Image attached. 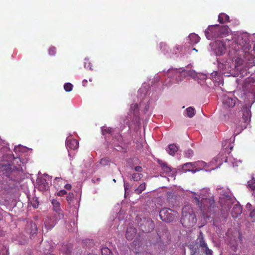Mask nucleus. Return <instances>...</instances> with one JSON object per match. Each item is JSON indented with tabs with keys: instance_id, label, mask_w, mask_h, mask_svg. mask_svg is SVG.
Instances as JSON below:
<instances>
[{
	"instance_id": "nucleus-42",
	"label": "nucleus",
	"mask_w": 255,
	"mask_h": 255,
	"mask_svg": "<svg viewBox=\"0 0 255 255\" xmlns=\"http://www.w3.org/2000/svg\"><path fill=\"white\" fill-rule=\"evenodd\" d=\"M205 255H212V251L209 248H207L204 250Z\"/></svg>"
},
{
	"instance_id": "nucleus-15",
	"label": "nucleus",
	"mask_w": 255,
	"mask_h": 255,
	"mask_svg": "<svg viewBox=\"0 0 255 255\" xmlns=\"http://www.w3.org/2000/svg\"><path fill=\"white\" fill-rule=\"evenodd\" d=\"M160 47L161 50L163 51L164 54H168L170 56H171V54L174 53V52H176L178 50V49L175 48H173L172 50L165 43H161L160 44Z\"/></svg>"
},
{
	"instance_id": "nucleus-5",
	"label": "nucleus",
	"mask_w": 255,
	"mask_h": 255,
	"mask_svg": "<svg viewBox=\"0 0 255 255\" xmlns=\"http://www.w3.org/2000/svg\"><path fill=\"white\" fill-rule=\"evenodd\" d=\"M177 213L167 208H164L159 212L160 218L164 222L170 223L174 219L175 216Z\"/></svg>"
},
{
	"instance_id": "nucleus-18",
	"label": "nucleus",
	"mask_w": 255,
	"mask_h": 255,
	"mask_svg": "<svg viewBox=\"0 0 255 255\" xmlns=\"http://www.w3.org/2000/svg\"><path fill=\"white\" fill-rule=\"evenodd\" d=\"M242 213V207L241 205L236 204L232 210L231 215L233 218H237Z\"/></svg>"
},
{
	"instance_id": "nucleus-59",
	"label": "nucleus",
	"mask_w": 255,
	"mask_h": 255,
	"mask_svg": "<svg viewBox=\"0 0 255 255\" xmlns=\"http://www.w3.org/2000/svg\"><path fill=\"white\" fill-rule=\"evenodd\" d=\"M254 183H255V182Z\"/></svg>"
},
{
	"instance_id": "nucleus-53",
	"label": "nucleus",
	"mask_w": 255,
	"mask_h": 255,
	"mask_svg": "<svg viewBox=\"0 0 255 255\" xmlns=\"http://www.w3.org/2000/svg\"><path fill=\"white\" fill-rule=\"evenodd\" d=\"M193 50H194V51H197V50H196L195 48H194V49H193Z\"/></svg>"
},
{
	"instance_id": "nucleus-43",
	"label": "nucleus",
	"mask_w": 255,
	"mask_h": 255,
	"mask_svg": "<svg viewBox=\"0 0 255 255\" xmlns=\"http://www.w3.org/2000/svg\"><path fill=\"white\" fill-rule=\"evenodd\" d=\"M35 201H36L35 203H33L32 204V206H33V207L34 208H37L38 207V202L37 201V198L35 199Z\"/></svg>"
},
{
	"instance_id": "nucleus-50",
	"label": "nucleus",
	"mask_w": 255,
	"mask_h": 255,
	"mask_svg": "<svg viewBox=\"0 0 255 255\" xmlns=\"http://www.w3.org/2000/svg\"><path fill=\"white\" fill-rule=\"evenodd\" d=\"M118 140L119 141H122L123 140V137H122V136L121 135H118Z\"/></svg>"
},
{
	"instance_id": "nucleus-4",
	"label": "nucleus",
	"mask_w": 255,
	"mask_h": 255,
	"mask_svg": "<svg viewBox=\"0 0 255 255\" xmlns=\"http://www.w3.org/2000/svg\"><path fill=\"white\" fill-rule=\"evenodd\" d=\"M22 170L20 164L14 166L10 164L0 163V175L12 178V175H17Z\"/></svg>"
},
{
	"instance_id": "nucleus-30",
	"label": "nucleus",
	"mask_w": 255,
	"mask_h": 255,
	"mask_svg": "<svg viewBox=\"0 0 255 255\" xmlns=\"http://www.w3.org/2000/svg\"><path fill=\"white\" fill-rule=\"evenodd\" d=\"M52 204L53 206V209L55 211H59L60 210H61L60 207V203L57 200L53 199L52 201Z\"/></svg>"
},
{
	"instance_id": "nucleus-41",
	"label": "nucleus",
	"mask_w": 255,
	"mask_h": 255,
	"mask_svg": "<svg viewBox=\"0 0 255 255\" xmlns=\"http://www.w3.org/2000/svg\"><path fill=\"white\" fill-rule=\"evenodd\" d=\"M134 170L135 171L138 172L140 173L143 170L142 167L140 166H136L134 167Z\"/></svg>"
},
{
	"instance_id": "nucleus-51",
	"label": "nucleus",
	"mask_w": 255,
	"mask_h": 255,
	"mask_svg": "<svg viewBox=\"0 0 255 255\" xmlns=\"http://www.w3.org/2000/svg\"><path fill=\"white\" fill-rule=\"evenodd\" d=\"M62 180L61 178H58V177H56L54 179L55 181H59V180Z\"/></svg>"
},
{
	"instance_id": "nucleus-9",
	"label": "nucleus",
	"mask_w": 255,
	"mask_h": 255,
	"mask_svg": "<svg viewBox=\"0 0 255 255\" xmlns=\"http://www.w3.org/2000/svg\"><path fill=\"white\" fill-rule=\"evenodd\" d=\"M64 218V215L61 210L59 211H55V214L52 217L49 221L52 220V223L49 225V222L45 224V228L47 230H51L56 224L57 221L62 219Z\"/></svg>"
},
{
	"instance_id": "nucleus-58",
	"label": "nucleus",
	"mask_w": 255,
	"mask_h": 255,
	"mask_svg": "<svg viewBox=\"0 0 255 255\" xmlns=\"http://www.w3.org/2000/svg\"><path fill=\"white\" fill-rule=\"evenodd\" d=\"M85 64H86V62H85ZM85 67L86 66V65H85Z\"/></svg>"
},
{
	"instance_id": "nucleus-14",
	"label": "nucleus",
	"mask_w": 255,
	"mask_h": 255,
	"mask_svg": "<svg viewBox=\"0 0 255 255\" xmlns=\"http://www.w3.org/2000/svg\"><path fill=\"white\" fill-rule=\"evenodd\" d=\"M26 232L31 236L36 234L37 227L35 223L29 222L26 225Z\"/></svg>"
},
{
	"instance_id": "nucleus-27",
	"label": "nucleus",
	"mask_w": 255,
	"mask_h": 255,
	"mask_svg": "<svg viewBox=\"0 0 255 255\" xmlns=\"http://www.w3.org/2000/svg\"><path fill=\"white\" fill-rule=\"evenodd\" d=\"M146 188V184L145 183H142L140 184L139 186L135 189V193L137 194H140L143 191H144Z\"/></svg>"
},
{
	"instance_id": "nucleus-20",
	"label": "nucleus",
	"mask_w": 255,
	"mask_h": 255,
	"mask_svg": "<svg viewBox=\"0 0 255 255\" xmlns=\"http://www.w3.org/2000/svg\"><path fill=\"white\" fill-rule=\"evenodd\" d=\"M219 29V36L222 37L226 36L229 33V28L227 25L219 26L218 25Z\"/></svg>"
},
{
	"instance_id": "nucleus-57",
	"label": "nucleus",
	"mask_w": 255,
	"mask_h": 255,
	"mask_svg": "<svg viewBox=\"0 0 255 255\" xmlns=\"http://www.w3.org/2000/svg\"><path fill=\"white\" fill-rule=\"evenodd\" d=\"M20 244H24V243H20Z\"/></svg>"
},
{
	"instance_id": "nucleus-24",
	"label": "nucleus",
	"mask_w": 255,
	"mask_h": 255,
	"mask_svg": "<svg viewBox=\"0 0 255 255\" xmlns=\"http://www.w3.org/2000/svg\"><path fill=\"white\" fill-rule=\"evenodd\" d=\"M191 255H200V252L198 246L195 244L190 246Z\"/></svg>"
},
{
	"instance_id": "nucleus-32",
	"label": "nucleus",
	"mask_w": 255,
	"mask_h": 255,
	"mask_svg": "<svg viewBox=\"0 0 255 255\" xmlns=\"http://www.w3.org/2000/svg\"><path fill=\"white\" fill-rule=\"evenodd\" d=\"M102 255H113L111 250L107 247L101 249Z\"/></svg>"
},
{
	"instance_id": "nucleus-39",
	"label": "nucleus",
	"mask_w": 255,
	"mask_h": 255,
	"mask_svg": "<svg viewBox=\"0 0 255 255\" xmlns=\"http://www.w3.org/2000/svg\"><path fill=\"white\" fill-rule=\"evenodd\" d=\"M248 183L250 188L255 193V183H252V181H251L248 182Z\"/></svg>"
},
{
	"instance_id": "nucleus-35",
	"label": "nucleus",
	"mask_w": 255,
	"mask_h": 255,
	"mask_svg": "<svg viewBox=\"0 0 255 255\" xmlns=\"http://www.w3.org/2000/svg\"><path fill=\"white\" fill-rule=\"evenodd\" d=\"M49 54L51 56H54L55 55L56 52V48L54 46L50 47L48 49Z\"/></svg>"
},
{
	"instance_id": "nucleus-11",
	"label": "nucleus",
	"mask_w": 255,
	"mask_h": 255,
	"mask_svg": "<svg viewBox=\"0 0 255 255\" xmlns=\"http://www.w3.org/2000/svg\"><path fill=\"white\" fill-rule=\"evenodd\" d=\"M201 163L202 162L200 161L186 163L182 165V169L185 172L191 171L193 173H195L197 171L199 170L197 169V166Z\"/></svg>"
},
{
	"instance_id": "nucleus-46",
	"label": "nucleus",
	"mask_w": 255,
	"mask_h": 255,
	"mask_svg": "<svg viewBox=\"0 0 255 255\" xmlns=\"http://www.w3.org/2000/svg\"><path fill=\"white\" fill-rule=\"evenodd\" d=\"M18 161H20V163H21V161H20V159L19 158H15L13 162H12V164L11 165H13L15 163V162H16V163H18Z\"/></svg>"
},
{
	"instance_id": "nucleus-28",
	"label": "nucleus",
	"mask_w": 255,
	"mask_h": 255,
	"mask_svg": "<svg viewBox=\"0 0 255 255\" xmlns=\"http://www.w3.org/2000/svg\"><path fill=\"white\" fill-rule=\"evenodd\" d=\"M142 174L140 173H134L131 175L130 180L135 181H139L142 177Z\"/></svg>"
},
{
	"instance_id": "nucleus-48",
	"label": "nucleus",
	"mask_w": 255,
	"mask_h": 255,
	"mask_svg": "<svg viewBox=\"0 0 255 255\" xmlns=\"http://www.w3.org/2000/svg\"><path fill=\"white\" fill-rule=\"evenodd\" d=\"M87 80H84L82 82V83H83V86L84 87H86L87 86Z\"/></svg>"
},
{
	"instance_id": "nucleus-26",
	"label": "nucleus",
	"mask_w": 255,
	"mask_h": 255,
	"mask_svg": "<svg viewBox=\"0 0 255 255\" xmlns=\"http://www.w3.org/2000/svg\"><path fill=\"white\" fill-rule=\"evenodd\" d=\"M178 150V147L175 144H171L168 146L167 151L171 155H174L175 152Z\"/></svg>"
},
{
	"instance_id": "nucleus-44",
	"label": "nucleus",
	"mask_w": 255,
	"mask_h": 255,
	"mask_svg": "<svg viewBox=\"0 0 255 255\" xmlns=\"http://www.w3.org/2000/svg\"><path fill=\"white\" fill-rule=\"evenodd\" d=\"M65 188L67 190H70L71 189V187H72V186L71 184H66L65 186H64Z\"/></svg>"
},
{
	"instance_id": "nucleus-21",
	"label": "nucleus",
	"mask_w": 255,
	"mask_h": 255,
	"mask_svg": "<svg viewBox=\"0 0 255 255\" xmlns=\"http://www.w3.org/2000/svg\"><path fill=\"white\" fill-rule=\"evenodd\" d=\"M223 103L225 106L228 107H233L235 105V100L228 97L224 98Z\"/></svg>"
},
{
	"instance_id": "nucleus-19",
	"label": "nucleus",
	"mask_w": 255,
	"mask_h": 255,
	"mask_svg": "<svg viewBox=\"0 0 255 255\" xmlns=\"http://www.w3.org/2000/svg\"><path fill=\"white\" fill-rule=\"evenodd\" d=\"M195 244L198 245V247L200 246V247H201L202 249H204V250H205V249H206L207 248H208L207 244L206 243L204 240V238L202 233H200V236L197 239V242Z\"/></svg>"
},
{
	"instance_id": "nucleus-54",
	"label": "nucleus",
	"mask_w": 255,
	"mask_h": 255,
	"mask_svg": "<svg viewBox=\"0 0 255 255\" xmlns=\"http://www.w3.org/2000/svg\"><path fill=\"white\" fill-rule=\"evenodd\" d=\"M89 81H90V82H92V80L91 79H89Z\"/></svg>"
},
{
	"instance_id": "nucleus-45",
	"label": "nucleus",
	"mask_w": 255,
	"mask_h": 255,
	"mask_svg": "<svg viewBox=\"0 0 255 255\" xmlns=\"http://www.w3.org/2000/svg\"><path fill=\"white\" fill-rule=\"evenodd\" d=\"M250 53H252L255 56V44L254 46L253 49H251V48L250 49Z\"/></svg>"
},
{
	"instance_id": "nucleus-31",
	"label": "nucleus",
	"mask_w": 255,
	"mask_h": 255,
	"mask_svg": "<svg viewBox=\"0 0 255 255\" xmlns=\"http://www.w3.org/2000/svg\"><path fill=\"white\" fill-rule=\"evenodd\" d=\"M187 115L189 118H192L195 113V111L194 108L192 107H189L186 109Z\"/></svg>"
},
{
	"instance_id": "nucleus-7",
	"label": "nucleus",
	"mask_w": 255,
	"mask_h": 255,
	"mask_svg": "<svg viewBox=\"0 0 255 255\" xmlns=\"http://www.w3.org/2000/svg\"><path fill=\"white\" fill-rule=\"evenodd\" d=\"M140 225L141 230L145 233L151 232L154 228V223L150 218H143Z\"/></svg>"
},
{
	"instance_id": "nucleus-33",
	"label": "nucleus",
	"mask_w": 255,
	"mask_h": 255,
	"mask_svg": "<svg viewBox=\"0 0 255 255\" xmlns=\"http://www.w3.org/2000/svg\"><path fill=\"white\" fill-rule=\"evenodd\" d=\"M113 131V129L111 128L107 127H103L102 128V132L103 134H105L106 133L111 134Z\"/></svg>"
},
{
	"instance_id": "nucleus-13",
	"label": "nucleus",
	"mask_w": 255,
	"mask_h": 255,
	"mask_svg": "<svg viewBox=\"0 0 255 255\" xmlns=\"http://www.w3.org/2000/svg\"><path fill=\"white\" fill-rule=\"evenodd\" d=\"M66 145L68 149L75 150L78 148L79 142L75 139L68 137L66 140Z\"/></svg>"
},
{
	"instance_id": "nucleus-36",
	"label": "nucleus",
	"mask_w": 255,
	"mask_h": 255,
	"mask_svg": "<svg viewBox=\"0 0 255 255\" xmlns=\"http://www.w3.org/2000/svg\"><path fill=\"white\" fill-rule=\"evenodd\" d=\"M194 154L193 151L192 149H188L185 152V155L186 157L190 158Z\"/></svg>"
},
{
	"instance_id": "nucleus-52",
	"label": "nucleus",
	"mask_w": 255,
	"mask_h": 255,
	"mask_svg": "<svg viewBox=\"0 0 255 255\" xmlns=\"http://www.w3.org/2000/svg\"><path fill=\"white\" fill-rule=\"evenodd\" d=\"M248 206H250H250H251V204L248 203V204L247 205V207H248Z\"/></svg>"
},
{
	"instance_id": "nucleus-49",
	"label": "nucleus",
	"mask_w": 255,
	"mask_h": 255,
	"mask_svg": "<svg viewBox=\"0 0 255 255\" xmlns=\"http://www.w3.org/2000/svg\"><path fill=\"white\" fill-rule=\"evenodd\" d=\"M131 108H133L134 109H138V105L137 104H133L132 105Z\"/></svg>"
},
{
	"instance_id": "nucleus-3",
	"label": "nucleus",
	"mask_w": 255,
	"mask_h": 255,
	"mask_svg": "<svg viewBox=\"0 0 255 255\" xmlns=\"http://www.w3.org/2000/svg\"><path fill=\"white\" fill-rule=\"evenodd\" d=\"M194 199L203 215L208 216V213L213 211L215 207V202L213 199L204 198L200 195L195 196Z\"/></svg>"
},
{
	"instance_id": "nucleus-1",
	"label": "nucleus",
	"mask_w": 255,
	"mask_h": 255,
	"mask_svg": "<svg viewBox=\"0 0 255 255\" xmlns=\"http://www.w3.org/2000/svg\"><path fill=\"white\" fill-rule=\"evenodd\" d=\"M237 42L244 53V60L239 57L237 58L235 61V68L244 65L246 68H249L255 65V56L250 53L251 45L248 38L246 36L239 37Z\"/></svg>"
},
{
	"instance_id": "nucleus-34",
	"label": "nucleus",
	"mask_w": 255,
	"mask_h": 255,
	"mask_svg": "<svg viewBox=\"0 0 255 255\" xmlns=\"http://www.w3.org/2000/svg\"><path fill=\"white\" fill-rule=\"evenodd\" d=\"M64 88L66 92H70L72 90L73 85L70 83H65L64 85Z\"/></svg>"
},
{
	"instance_id": "nucleus-40",
	"label": "nucleus",
	"mask_w": 255,
	"mask_h": 255,
	"mask_svg": "<svg viewBox=\"0 0 255 255\" xmlns=\"http://www.w3.org/2000/svg\"><path fill=\"white\" fill-rule=\"evenodd\" d=\"M66 194H67V191L65 190H61L57 193V195L59 196H62Z\"/></svg>"
},
{
	"instance_id": "nucleus-23",
	"label": "nucleus",
	"mask_w": 255,
	"mask_h": 255,
	"mask_svg": "<svg viewBox=\"0 0 255 255\" xmlns=\"http://www.w3.org/2000/svg\"><path fill=\"white\" fill-rule=\"evenodd\" d=\"M189 39L191 44H195L200 41V37L195 33H192L189 35Z\"/></svg>"
},
{
	"instance_id": "nucleus-8",
	"label": "nucleus",
	"mask_w": 255,
	"mask_h": 255,
	"mask_svg": "<svg viewBox=\"0 0 255 255\" xmlns=\"http://www.w3.org/2000/svg\"><path fill=\"white\" fill-rule=\"evenodd\" d=\"M229 149L227 148L222 149L221 152L217 155L215 158L216 162H219L220 164L223 162H228V158L230 160V153Z\"/></svg>"
},
{
	"instance_id": "nucleus-2",
	"label": "nucleus",
	"mask_w": 255,
	"mask_h": 255,
	"mask_svg": "<svg viewBox=\"0 0 255 255\" xmlns=\"http://www.w3.org/2000/svg\"><path fill=\"white\" fill-rule=\"evenodd\" d=\"M197 222L196 216L193 208L189 205L184 206L182 209L181 223L185 228L193 227Z\"/></svg>"
},
{
	"instance_id": "nucleus-17",
	"label": "nucleus",
	"mask_w": 255,
	"mask_h": 255,
	"mask_svg": "<svg viewBox=\"0 0 255 255\" xmlns=\"http://www.w3.org/2000/svg\"><path fill=\"white\" fill-rule=\"evenodd\" d=\"M136 234V229L133 227H129L127 228L126 237L127 240H132Z\"/></svg>"
},
{
	"instance_id": "nucleus-25",
	"label": "nucleus",
	"mask_w": 255,
	"mask_h": 255,
	"mask_svg": "<svg viewBox=\"0 0 255 255\" xmlns=\"http://www.w3.org/2000/svg\"><path fill=\"white\" fill-rule=\"evenodd\" d=\"M229 16L224 13H220L218 16V21L221 23L229 21Z\"/></svg>"
},
{
	"instance_id": "nucleus-55",
	"label": "nucleus",
	"mask_w": 255,
	"mask_h": 255,
	"mask_svg": "<svg viewBox=\"0 0 255 255\" xmlns=\"http://www.w3.org/2000/svg\"><path fill=\"white\" fill-rule=\"evenodd\" d=\"M113 181H114V182H116V180H115V179H113Z\"/></svg>"
},
{
	"instance_id": "nucleus-56",
	"label": "nucleus",
	"mask_w": 255,
	"mask_h": 255,
	"mask_svg": "<svg viewBox=\"0 0 255 255\" xmlns=\"http://www.w3.org/2000/svg\"><path fill=\"white\" fill-rule=\"evenodd\" d=\"M230 148V149L231 150V149L233 148V147H232V146H231Z\"/></svg>"
},
{
	"instance_id": "nucleus-12",
	"label": "nucleus",
	"mask_w": 255,
	"mask_h": 255,
	"mask_svg": "<svg viewBox=\"0 0 255 255\" xmlns=\"http://www.w3.org/2000/svg\"><path fill=\"white\" fill-rule=\"evenodd\" d=\"M214 50L217 55L220 56L226 51V45L222 41H217L215 42Z\"/></svg>"
},
{
	"instance_id": "nucleus-16",
	"label": "nucleus",
	"mask_w": 255,
	"mask_h": 255,
	"mask_svg": "<svg viewBox=\"0 0 255 255\" xmlns=\"http://www.w3.org/2000/svg\"><path fill=\"white\" fill-rule=\"evenodd\" d=\"M38 189L42 191L48 190L49 188L48 182L44 178H41L38 180Z\"/></svg>"
},
{
	"instance_id": "nucleus-22",
	"label": "nucleus",
	"mask_w": 255,
	"mask_h": 255,
	"mask_svg": "<svg viewBox=\"0 0 255 255\" xmlns=\"http://www.w3.org/2000/svg\"><path fill=\"white\" fill-rule=\"evenodd\" d=\"M157 162L160 165L162 170H163L164 172L169 173L171 171V167L168 166L166 162L159 159L158 160Z\"/></svg>"
},
{
	"instance_id": "nucleus-37",
	"label": "nucleus",
	"mask_w": 255,
	"mask_h": 255,
	"mask_svg": "<svg viewBox=\"0 0 255 255\" xmlns=\"http://www.w3.org/2000/svg\"><path fill=\"white\" fill-rule=\"evenodd\" d=\"M74 198V194L72 193H69L67 196V200L68 202L72 201Z\"/></svg>"
},
{
	"instance_id": "nucleus-6",
	"label": "nucleus",
	"mask_w": 255,
	"mask_h": 255,
	"mask_svg": "<svg viewBox=\"0 0 255 255\" xmlns=\"http://www.w3.org/2000/svg\"><path fill=\"white\" fill-rule=\"evenodd\" d=\"M205 34L206 38L209 40H212L219 37L218 25L209 26L205 31Z\"/></svg>"
},
{
	"instance_id": "nucleus-10",
	"label": "nucleus",
	"mask_w": 255,
	"mask_h": 255,
	"mask_svg": "<svg viewBox=\"0 0 255 255\" xmlns=\"http://www.w3.org/2000/svg\"><path fill=\"white\" fill-rule=\"evenodd\" d=\"M248 122V116L245 117L244 113L243 115V119L239 121V123L236 126V129L234 130V134H237L241 132L242 130L246 128L247 122Z\"/></svg>"
},
{
	"instance_id": "nucleus-29",
	"label": "nucleus",
	"mask_w": 255,
	"mask_h": 255,
	"mask_svg": "<svg viewBox=\"0 0 255 255\" xmlns=\"http://www.w3.org/2000/svg\"><path fill=\"white\" fill-rule=\"evenodd\" d=\"M111 162V160L108 157H104L100 161V164L102 166L109 165Z\"/></svg>"
},
{
	"instance_id": "nucleus-47",
	"label": "nucleus",
	"mask_w": 255,
	"mask_h": 255,
	"mask_svg": "<svg viewBox=\"0 0 255 255\" xmlns=\"http://www.w3.org/2000/svg\"><path fill=\"white\" fill-rule=\"evenodd\" d=\"M51 218H52V217H50V218H48V219H47V220L45 221V224L47 222H49V225L51 224L52 223V220H51V221H49V220H50Z\"/></svg>"
},
{
	"instance_id": "nucleus-38",
	"label": "nucleus",
	"mask_w": 255,
	"mask_h": 255,
	"mask_svg": "<svg viewBox=\"0 0 255 255\" xmlns=\"http://www.w3.org/2000/svg\"><path fill=\"white\" fill-rule=\"evenodd\" d=\"M250 217L252 220V222H255V210H253L251 212Z\"/></svg>"
}]
</instances>
